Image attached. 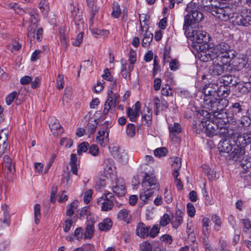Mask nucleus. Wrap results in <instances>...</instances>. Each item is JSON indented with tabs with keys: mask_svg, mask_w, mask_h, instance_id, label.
Masks as SVG:
<instances>
[{
	"mask_svg": "<svg viewBox=\"0 0 251 251\" xmlns=\"http://www.w3.org/2000/svg\"><path fill=\"white\" fill-rule=\"evenodd\" d=\"M242 105L240 102H235L232 103L229 107L228 113L231 114L233 117H239V114L242 111Z\"/></svg>",
	"mask_w": 251,
	"mask_h": 251,
	"instance_id": "nucleus-26",
	"label": "nucleus"
},
{
	"mask_svg": "<svg viewBox=\"0 0 251 251\" xmlns=\"http://www.w3.org/2000/svg\"><path fill=\"white\" fill-rule=\"evenodd\" d=\"M183 213L179 209H177L174 215L171 219V223L173 227L175 228H178L182 223Z\"/></svg>",
	"mask_w": 251,
	"mask_h": 251,
	"instance_id": "nucleus-21",
	"label": "nucleus"
},
{
	"mask_svg": "<svg viewBox=\"0 0 251 251\" xmlns=\"http://www.w3.org/2000/svg\"><path fill=\"white\" fill-rule=\"evenodd\" d=\"M112 226V223L110 219L106 218L99 224V227L100 230L107 231L109 230Z\"/></svg>",
	"mask_w": 251,
	"mask_h": 251,
	"instance_id": "nucleus-37",
	"label": "nucleus"
},
{
	"mask_svg": "<svg viewBox=\"0 0 251 251\" xmlns=\"http://www.w3.org/2000/svg\"><path fill=\"white\" fill-rule=\"evenodd\" d=\"M70 165L71 167V171L75 175H77V158L75 154L72 153L71 155Z\"/></svg>",
	"mask_w": 251,
	"mask_h": 251,
	"instance_id": "nucleus-34",
	"label": "nucleus"
},
{
	"mask_svg": "<svg viewBox=\"0 0 251 251\" xmlns=\"http://www.w3.org/2000/svg\"><path fill=\"white\" fill-rule=\"evenodd\" d=\"M204 9L220 20L227 21L230 20L235 25H251V11L247 8L242 9L240 14L236 12L235 7L221 6V4L220 6L213 4L207 5Z\"/></svg>",
	"mask_w": 251,
	"mask_h": 251,
	"instance_id": "nucleus-1",
	"label": "nucleus"
},
{
	"mask_svg": "<svg viewBox=\"0 0 251 251\" xmlns=\"http://www.w3.org/2000/svg\"><path fill=\"white\" fill-rule=\"evenodd\" d=\"M119 94L115 91L108 90L107 98L105 102L103 114L106 115L110 110L115 107L119 103Z\"/></svg>",
	"mask_w": 251,
	"mask_h": 251,
	"instance_id": "nucleus-9",
	"label": "nucleus"
},
{
	"mask_svg": "<svg viewBox=\"0 0 251 251\" xmlns=\"http://www.w3.org/2000/svg\"><path fill=\"white\" fill-rule=\"evenodd\" d=\"M97 122L96 120L90 121L87 125V131L89 134L94 132L97 127Z\"/></svg>",
	"mask_w": 251,
	"mask_h": 251,
	"instance_id": "nucleus-45",
	"label": "nucleus"
},
{
	"mask_svg": "<svg viewBox=\"0 0 251 251\" xmlns=\"http://www.w3.org/2000/svg\"><path fill=\"white\" fill-rule=\"evenodd\" d=\"M169 128L170 131V137L172 139L176 137V135L181 131V127L177 123H175L173 125H170Z\"/></svg>",
	"mask_w": 251,
	"mask_h": 251,
	"instance_id": "nucleus-30",
	"label": "nucleus"
},
{
	"mask_svg": "<svg viewBox=\"0 0 251 251\" xmlns=\"http://www.w3.org/2000/svg\"><path fill=\"white\" fill-rule=\"evenodd\" d=\"M113 192L118 197H123L126 194V187L123 182H120L119 180L115 186L112 188Z\"/></svg>",
	"mask_w": 251,
	"mask_h": 251,
	"instance_id": "nucleus-28",
	"label": "nucleus"
},
{
	"mask_svg": "<svg viewBox=\"0 0 251 251\" xmlns=\"http://www.w3.org/2000/svg\"><path fill=\"white\" fill-rule=\"evenodd\" d=\"M214 52L218 60L223 64H229L232 59L229 55L232 52L230 46L225 42H222L215 46H213Z\"/></svg>",
	"mask_w": 251,
	"mask_h": 251,
	"instance_id": "nucleus-7",
	"label": "nucleus"
},
{
	"mask_svg": "<svg viewBox=\"0 0 251 251\" xmlns=\"http://www.w3.org/2000/svg\"><path fill=\"white\" fill-rule=\"evenodd\" d=\"M103 173L105 176L107 178L115 175L116 167L114 162L112 159L107 158L104 160Z\"/></svg>",
	"mask_w": 251,
	"mask_h": 251,
	"instance_id": "nucleus-16",
	"label": "nucleus"
},
{
	"mask_svg": "<svg viewBox=\"0 0 251 251\" xmlns=\"http://www.w3.org/2000/svg\"><path fill=\"white\" fill-rule=\"evenodd\" d=\"M242 223L243 225V231L244 232H247L248 230L251 228V222L247 219H242Z\"/></svg>",
	"mask_w": 251,
	"mask_h": 251,
	"instance_id": "nucleus-64",
	"label": "nucleus"
},
{
	"mask_svg": "<svg viewBox=\"0 0 251 251\" xmlns=\"http://www.w3.org/2000/svg\"><path fill=\"white\" fill-rule=\"evenodd\" d=\"M73 142L71 139H68L66 137L62 138L60 141L61 146H65L66 148H70L72 146Z\"/></svg>",
	"mask_w": 251,
	"mask_h": 251,
	"instance_id": "nucleus-52",
	"label": "nucleus"
},
{
	"mask_svg": "<svg viewBox=\"0 0 251 251\" xmlns=\"http://www.w3.org/2000/svg\"><path fill=\"white\" fill-rule=\"evenodd\" d=\"M127 117L131 122H135L137 117L139 116L138 112L133 110L132 108L128 107L127 110Z\"/></svg>",
	"mask_w": 251,
	"mask_h": 251,
	"instance_id": "nucleus-43",
	"label": "nucleus"
},
{
	"mask_svg": "<svg viewBox=\"0 0 251 251\" xmlns=\"http://www.w3.org/2000/svg\"><path fill=\"white\" fill-rule=\"evenodd\" d=\"M79 31L80 32L78 34L75 38L74 41L72 42V45L74 46H79L82 42L83 33L81 30Z\"/></svg>",
	"mask_w": 251,
	"mask_h": 251,
	"instance_id": "nucleus-46",
	"label": "nucleus"
},
{
	"mask_svg": "<svg viewBox=\"0 0 251 251\" xmlns=\"http://www.w3.org/2000/svg\"><path fill=\"white\" fill-rule=\"evenodd\" d=\"M113 126V121L110 120L109 121H106L104 123L101 125L102 129L100 130V131H103L104 133L107 134L109 135V129Z\"/></svg>",
	"mask_w": 251,
	"mask_h": 251,
	"instance_id": "nucleus-42",
	"label": "nucleus"
},
{
	"mask_svg": "<svg viewBox=\"0 0 251 251\" xmlns=\"http://www.w3.org/2000/svg\"><path fill=\"white\" fill-rule=\"evenodd\" d=\"M77 201H74L68 206V208L66 211L67 215L71 216L73 215L75 210L77 208Z\"/></svg>",
	"mask_w": 251,
	"mask_h": 251,
	"instance_id": "nucleus-44",
	"label": "nucleus"
},
{
	"mask_svg": "<svg viewBox=\"0 0 251 251\" xmlns=\"http://www.w3.org/2000/svg\"><path fill=\"white\" fill-rule=\"evenodd\" d=\"M108 135L103 131H99L96 137V142L102 147H105L109 142Z\"/></svg>",
	"mask_w": 251,
	"mask_h": 251,
	"instance_id": "nucleus-27",
	"label": "nucleus"
},
{
	"mask_svg": "<svg viewBox=\"0 0 251 251\" xmlns=\"http://www.w3.org/2000/svg\"><path fill=\"white\" fill-rule=\"evenodd\" d=\"M134 66L128 65L127 63L123 64L121 69V75L122 76L127 79L130 78V72L133 70Z\"/></svg>",
	"mask_w": 251,
	"mask_h": 251,
	"instance_id": "nucleus-31",
	"label": "nucleus"
},
{
	"mask_svg": "<svg viewBox=\"0 0 251 251\" xmlns=\"http://www.w3.org/2000/svg\"><path fill=\"white\" fill-rule=\"evenodd\" d=\"M167 150L166 148H159L155 149L154 151V154L155 156L161 157L166 155Z\"/></svg>",
	"mask_w": 251,
	"mask_h": 251,
	"instance_id": "nucleus-51",
	"label": "nucleus"
},
{
	"mask_svg": "<svg viewBox=\"0 0 251 251\" xmlns=\"http://www.w3.org/2000/svg\"><path fill=\"white\" fill-rule=\"evenodd\" d=\"M21 47V45L18 42H15L14 44L9 45L8 48L11 52L14 53L15 51L19 50Z\"/></svg>",
	"mask_w": 251,
	"mask_h": 251,
	"instance_id": "nucleus-62",
	"label": "nucleus"
},
{
	"mask_svg": "<svg viewBox=\"0 0 251 251\" xmlns=\"http://www.w3.org/2000/svg\"><path fill=\"white\" fill-rule=\"evenodd\" d=\"M50 127L54 136L60 135L63 132V127L56 119H53L50 121Z\"/></svg>",
	"mask_w": 251,
	"mask_h": 251,
	"instance_id": "nucleus-24",
	"label": "nucleus"
},
{
	"mask_svg": "<svg viewBox=\"0 0 251 251\" xmlns=\"http://www.w3.org/2000/svg\"><path fill=\"white\" fill-rule=\"evenodd\" d=\"M73 225V221L71 218L66 219L63 225V229L65 232H69Z\"/></svg>",
	"mask_w": 251,
	"mask_h": 251,
	"instance_id": "nucleus-60",
	"label": "nucleus"
},
{
	"mask_svg": "<svg viewBox=\"0 0 251 251\" xmlns=\"http://www.w3.org/2000/svg\"><path fill=\"white\" fill-rule=\"evenodd\" d=\"M89 144L87 142H84L80 144L78 147L77 153L80 155L82 152H85L88 150Z\"/></svg>",
	"mask_w": 251,
	"mask_h": 251,
	"instance_id": "nucleus-47",
	"label": "nucleus"
},
{
	"mask_svg": "<svg viewBox=\"0 0 251 251\" xmlns=\"http://www.w3.org/2000/svg\"><path fill=\"white\" fill-rule=\"evenodd\" d=\"M150 227L147 226L143 223H139L136 228V234L139 237L145 238L149 236Z\"/></svg>",
	"mask_w": 251,
	"mask_h": 251,
	"instance_id": "nucleus-22",
	"label": "nucleus"
},
{
	"mask_svg": "<svg viewBox=\"0 0 251 251\" xmlns=\"http://www.w3.org/2000/svg\"><path fill=\"white\" fill-rule=\"evenodd\" d=\"M235 52L232 53V68L235 71H240L243 68H248L251 63V56L240 55L238 57H235Z\"/></svg>",
	"mask_w": 251,
	"mask_h": 251,
	"instance_id": "nucleus-8",
	"label": "nucleus"
},
{
	"mask_svg": "<svg viewBox=\"0 0 251 251\" xmlns=\"http://www.w3.org/2000/svg\"><path fill=\"white\" fill-rule=\"evenodd\" d=\"M0 214L3 216V219L0 218V221L9 226L10 224V214L8 210V206L6 204H3L1 206V211H0Z\"/></svg>",
	"mask_w": 251,
	"mask_h": 251,
	"instance_id": "nucleus-25",
	"label": "nucleus"
},
{
	"mask_svg": "<svg viewBox=\"0 0 251 251\" xmlns=\"http://www.w3.org/2000/svg\"><path fill=\"white\" fill-rule=\"evenodd\" d=\"M218 149L220 152L229 153L232 149V145L229 139H223L218 144Z\"/></svg>",
	"mask_w": 251,
	"mask_h": 251,
	"instance_id": "nucleus-23",
	"label": "nucleus"
},
{
	"mask_svg": "<svg viewBox=\"0 0 251 251\" xmlns=\"http://www.w3.org/2000/svg\"><path fill=\"white\" fill-rule=\"evenodd\" d=\"M170 222H171V218L167 214H164L161 217L160 220V226H166Z\"/></svg>",
	"mask_w": 251,
	"mask_h": 251,
	"instance_id": "nucleus-55",
	"label": "nucleus"
},
{
	"mask_svg": "<svg viewBox=\"0 0 251 251\" xmlns=\"http://www.w3.org/2000/svg\"><path fill=\"white\" fill-rule=\"evenodd\" d=\"M212 65L209 68V73L212 75L218 76L222 75L225 72V66L228 64H223L217 58H215Z\"/></svg>",
	"mask_w": 251,
	"mask_h": 251,
	"instance_id": "nucleus-14",
	"label": "nucleus"
},
{
	"mask_svg": "<svg viewBox=\"0 0 251 251\" xmlns=\"http://www.w3.org/2000/svg\"><path fill=\"white\" fill-rule=\"evenodd\" d=\"M210 223L209 219L206 217L203 218L201 220L203 232L205 236L209 233L210 229Z\"/></svg>",
	"mask_w": 251,
	"mask_h": 251,
	"instance_id": "nucleus-39",
	"label": "nucleus"
},
{
	"mask_svg": "<svg viewBox=\"0 0 251 251\" xmlns=\"http://www.w3.org/2000/svg\"><path fill=\"white\" fill-rule=\"evenodd\" d=\"M218 90L217 83H209L203 87L204 109L215 111L217 110L225 109L228 105V100L227 99L218 98Z\"/></svg>",
	"mask_w": 251,
	"mask_h": 251,
	"instance_id": "nucleus-2",
	"label": "nucleus"
},
{
	"mask_svg": "<svg viewBox=\"0 0 251 251\" xmlns=\"http://www.w3.org/2000/svg\"><path fill=\"white\" fill-rule=\"evenodd\" d=\"M140 251H152V246L148 241H144L140 244Z\"/></svg>",
	"mask_w": 251,
	"mask_h": 251,
	"instance_id": "nucleus-48",
	"label": "nucleus"
},
{
	"mask_svg": "<svg viewBox=\"0 0 251 251\" xmlns=\"http://www.w3.org/2000/svg\"><path fill=\"white\" fill-rule=\"evenodd\" d=\"M89 153L94 156H97L99 153V149L96 145H92L89 149Z\"/></svg>",
	"mask_w": 251,
	"mask_h": 251,
	"instance_id": "nucleus-61",
	"label": "nucleus"
},
{
	"mask_svg": "<svg viewBox=\"0 0 251 251\" xmlns=\"http://www.w3.org/2000/svg\"><path fill=\"white\" fill-rule=\"evenodd\" d=\"M164 198L165 201L167 203H170L172 201V196L171 191H169L168 189H165L164 193Z\"/></svg>",
	"mask_w": 251,
	"mask_h": 251,
	"instance_id": "nucleus-63",
	"label": "nucleus"
},
{
	"mask_svg": "<svg viewBox=\"0 0 251 251\" xmlns=\"http://www.w3.org/2000/svg\"><path fill=\"white\" fill-rule=\"evenodd\" d=\"M117 217L119 220L124 221L127 224L130 223L132 221V212L127 209L120 210L117 213Z\"/></svg>",
	"mask_w": 251,
	"mask_h": 251,
	"instance_id": "nucleus-20",
	"label": "nucleus"
},
{
	"mask_svg": "<svg viewBox=\"0 0 251 251\" xmlns=\"http://www.w3.org/2000/svg\"><path fill=\"white\" fill-rule=\"evenodd\" d=\"M143 191L139 195L141 204L145 205L148 203V200L154 192V190L158 189V184L155 176L152 174L146 173L142 183Z\"/></svg>",
	"mask_w": 251,
	"mask_h": 251,
	"instance_id": "nucleus-4",
	"label": "nucleus"
},
{
	"mask_svg": "<svg viewBox=\"0 0 251 251\" xmlns=\"http://www.w3.org/2000/svg\"><path fill=\"white\" fill-rule=\"evenodd\" d=\"M205 112V110H202L201 113V118H200L201 120L200 122L197 123L193 126V129L195 131L198 133H200L201 132L204 131L207 126L208 120L209 119L206 118V116L205 114H203L202 112Z\"/></svg>",
	"mask_w": 251,
	"mask_h": 251,
	"instance_id": "nucleus-19",
	"label": "nucleus"
},
{
	"mask_svg": "<svg viewBox=\"0 0 251 251\" xmlns=\"http://www.w3.org/2000/svg\"><path fill=\"white\" fill-rule=\"evenodd\" d=\"M41 206L39 204H36L34 206V221L36 224H39L41 214L40 213Z\"/></svg>",
	"mask_w": 251,
	"mask_h": 251,
	"instance_id": "nucleus-41",
	"label": "nucleus"
},
{
	"mask_svg": "<svg viewBox=\"0 0 251 251\" xmlns=\"http://www.w3.org/2000/svg\"><path fill=\"white\" fill-rule=\"evenodd\" d=\"M173 161L172 163V168L173 170V175L174 177L178 176L179 175V170L181 166V161L180 158L176 157L172 158Z\"/></svg>",
	"mask_w": 251,
	"mask_h": 251,
	"instance_id": "nucleus-29",
	"label": "nucleus"
},
{
	"mask_svg": "<svg viewBox=\"0 0 251 251\" xmlns=\"http://www.w3.org/2000/svg\"><path fill=\"white\" fill-rule=\"evenodd\" d=\"M139 32L140 37H142V46L146 48L149 47L153 39V34L148 29L146 25L140 26Z\"/></svg>",
	"mask_w": 251,
	"mask_h": 251,
	"instance_id": "nucleus-13",
	"label": "nucleus"
},
{
	"mask_svg": "<svg viewBox=\"0 0 251 251\" xmlns=\"http://www.w3.org/2000/svg\"><path fill=\"white\" fill-rule=\"evenodd\" d=\"M114 196L111 193H105L97 200L98 205L100 207L103 211H108L113 206Z\"/></svg>",
	"mask_w": 251,
	"mask_h": 251,
	"instance_id": "nucleus-12",
	"label": "nucleus"
},
{
	"mask_svg": "<svg viewBox=\"0 0 251 251\" xmlns=\"http://www.w3.org/2000/svg\"><path fill=\"white\" fill-rule=\"evenodd\" d=\"M71 13L76 28L78 31L82 30L83 29L84 23L82 17L81 11L78 8L74 6L73 9L71 10Z\"/></svg>",
	"mask_w": 251,
	"mask_h": 251,
	"instance_id": "nucleus-15",
	"label": "nucleus"
},
{
	"mask_svg": "<svg viewBox=\"0 0 251 251\" xmlns=\"http://www.w3.org/2000/svg\"><path fill=\"white\" fill-rule=\"evenodd\" d=\"M6 8L13 9L16 13L18 14L20 13H21L22 11L26 13H28L31 17V24L29 27L27 33L28 39L30 40V43H31V42L35 39H36L38 42L41 41L43 39V28H38L36 34L35 33V29L37 28L36 23L38 21V16L36 14L35 10L28 8L25 9H23L22 8L20 9L18 7V5L16 3H9Z\"/></svg>",
	"mask_w": 251,
	"mask_h": 251,
	"instance_id": "nucleus-3",
	"label": "nucleus"
},
{
	"mask_svg": "<svg viewBox=\"0 0 251 251\" xmlns=\"http://www.w3.org/2000/svg\"><path fill=\"white\" fill-rule=\"evenodd\" d=\"M117 158L119 161L123 163H126L128 160L127 154L125 151L119 152L118 154Z\"/></svg>",
	"mask_w": 251,
	"mask_h": 251,
	"instance_id": "nucleus-57",
	"label": "nucleus"
},
{
	"mask_svg": "<svg viewBox=\"0 0 251 251\" xmlns=\"http://www.w3.org/2000/svg\"><path fill=\"white\" fill-rule=\"evenodd\" d=\"M87 5L89 7H92V18H93L95 14L99 10V8L95 5V0H86Z\"/></svg>",
	"mask_w": 251,
	"mask_h": 251,
	"instance_id": "nucleus-49",
	"label": "nucleus"
},
{
	"mask_svg": "<svg viewBox=\"0 0 251 251\" xmlns=\"http://www.w3.org/2000/svg\"><path fill=\"white\" fill-rule=\"evenodd\" d=\"M224 109L217 110L215 111L205 110V112H202L203 114H205L207 119H211L221 131L224 130V133L227 131L225 128L226 127L228 122L226 114L224 112Z\"/></svg>",
	"mask_w": 251,
	"mask_h": 251,
	"instance_id": "nucleus-6",
	"label": "nucleus"
},
{
	"mask_svg": "<svg viewBox=\"0 0 251 251\" xmlns=\"http://www.w3.org/2000/svg\"><path fill=\"white\" fill-rule=\"evenodd\" d=\"M187 211L189 216L193 217L196 213L195 208L193 204L191 203H188L187 204Z\"/></svg>",
	"mask_w": 251,
	"mask_h": 251,
	"instance_id": "nucleus-58",
	"label": "nucleus"
},
{
	"mask_svg": "<svg viewBox=\"0 0 251 251\" xmlns=\"http://www.w3.org/2000/svg\"><path fill=\"white\" fill-rule=\"evenodd\" d=\"M147 113L142 116V121L144 125L149 126L152 123V111L149 108H147Z\"/></svg>",
	"mask_w": 251,
	"mask_h": 251,
	"instance_id": "nucleus-35",
	"label": "nucleus"
},
{
	"mask_svg": "<svg viewBox=\"0 0 251 251\" xmlns=\"http://www.w3.org/2000/svg\"><path fill=\"white\" fill-rule=\"evenodd\" d=\"M190 29L187 30L186 32L185 30V33L187 37L193 42L201 44L203 42H206V32L200 30L199 28Z\"/></svg>",
	"mask_w": 251,
	"mask_h": 251,
	"instance_id": "nucleus-11",
	"label": "nucleus"
},
{
	"mask_svg": "<svg viewBox=\"0 0 251 251\" xmlns=\"http://www.w3.org/2000/svg\"><path fill=\"white\" fill-rule=\"evenodd\" d=\"M211 220L214 224V229L216 231H219L222 224L221 218L216 214H213L211 215Z\"/></svg>",
	"mask_w": 251,
	"mask_h": 251,
	"instance_id": "nucleus-36",
	"label": "nucleus"
},
{
	"mask_svg": "<svg viewBox=\"0 0 251 251\" xmlns=\"http://www.w3.org/2000/svg\"><path fill=\"white\" fill-rule=\"evenodd\" d=\"M94 224L89 223L87 225L85 233L84 234V238L86 239H90L93 236L94 233Z\"/></svg>",
	"mask_w": 251,
	"mask_h": 251,
	"instance_id": "nucleus-40",
	"label": "nucleus"
},
{
	"mask_svg": "<svg viewBox=\"0 0 251 251\" xmlns=\"http://www.w3.org/2000/svg\"><path fill=\"white\" fill-rule=\"evenodd\" d=\"M60 40L61 45L64 49H66L69 45L68 37L64 33H62L61 32H60Z\"/></svg>",
	"mask_w": 251,
	"mask_h": 251,
	"instance_id": "nucleus-54",
	"label": "nucleus"
},
{
	"mask_svg": "<svg viewBox=\"0 0 251 251\" xmlns=\"http://www.w3.org/2000/svg\"><path fill=\"white\" fill-rule=\"evenodd\" d=\"M205 133L206 135L209 137H213L214 135L221 134L223 131L217 127L216 125L213 123L211 119H208L207 126L205 129Z\"/></svg>",
	"mask_w": 251,
	"mask_h": 251,
	"instance_id": "nucleus-18",
	"label": "nucleus"
},
{
	"mask_svg": "<svg viewBox=\"0 0 251 251\" xmlns=\"http://www.w3.org/2000/svg\"><path fill=\"white\" fill-rule=\"evenodd\" d=\"M121 13V11L120 5L117 4L114 5L112 12V15L113 17L117 18L120 16Z\"/></svg>",
	"mask_w": 251,
	"mask_h": 251,
	"instance_id": "nucleus-59",
	"label": "nucleus"
},
{
	"mask_svg": "<svg viewBox=\"0 0 251 251\" xmlns=\"http://www.w3.org/2000/svg\"><path fill=\"white\" fill-rule=\"evenodd\" d=\"M160 230V226L158 225H154L150 229L149 231V236L151 238L155 237L159 233Z\"/></svg>",
	"mask_w": 251,
	"mask_h": 251,
	"instance_id": "nucleus-50",
	"label": "nucleus"
},
{
	"mask_svg": "<svg viewBox=\"0 0 251 251\" xmlns=\"http://www.w3.org/2000/svg\"><path fill=\"white\" fill-rule=\"evenodd\" d=\"M135 126L132 124H128L126 126V133L128 136L133 137L135 134Z\"/></svg>",
	"mask_w": 251,
	"mask_h": 251,
	"instance_id": "nucleus-53",
	"label": "nucleus"
},
{
	"mask_svg": "<svg viewBox=\"0 0 251 251\" xmlns=\"http://www.w3.org/2000/svg\"><path fill=\"white\" fill-rule=\"evenodd\" d=\"M39 8L43 14L47 15L50 10L49 3L46 0H41Z\"/></svg>",
	"mask_w": 251,
	"mask_h": 251,
	"instance_id": "nucleus-38",
	"label": "nucleus"
},
{
	"mask_svg": "<svg viewBox=\"0 0 251 251\" xmlns=\"http://www.w3.org/2000/svg\"><path fill=\"white\" fill-rule=\"evenodd\" d=\"M8 133L6 129H2L0 131V157L5 152L9 146Z\"/></svg>",
	"mask_w": 251,
	"mask_h": 251,
	"instance_id": "nucleus-17",
	"label": "nucleus"
},
{
	"mask_svg": "<svg viewBox=\"0 0 251 251\" xmlns=\"http://www.w3.org/2000/svg\"><path fill=\"white\" fill-rule=\"evenodd\" d=\"M243 153V151L241 147L236 146L234 148V150L229 155V158L233 160L237 161L241 158Z\"/></svg>",
	"mask_w": 251,
	"mask_h": 251,
	"instance_id": "nucleus-32",
	"label": "nucleus"
},
{
	"mask_svg": "<svg viewBox=\"0 0 251 251\" xmlns=\"http://www.w3.org/2000/svg\"><path fill=\"white\" fill-rule=\"evenodd\" d=\"M18 93L16 91H14L9 94L5 98L6 103L8 105H10L14 101L15 99L17 97Z\"/></svg>",
	"mask_w": 251,
	"mask_h": 251,
	"instance_id": "nucleus-56",
	"label": "nucleus"
},
{
	"mask_svg": "<svg viewBox=\"0 0 251 251\" xmlns=\"http://www.w3.org/2000/svg\"><path fill=\"white\" fill-rule=\"evenodd\" d=\"M199 47L196 55L201 61L207 62L216 58V56L215 55L212 47L209 45H201Z\"/></svg>",
	"mask_w": 251,
	"mask_h": 251,
	"instance_id": "nucleus-10",
	"label": "nucleus"
},
{
	"mask_svg": "<svg viewBox=\"0 0 251 251\" xmlns=\"http://www.w3.org/2000/svg\"><path fill=\"white\" fill-rule=\"evenodd\" d=\"M229 89L228 86L225 84L218 85V98H226L229 94Z\"/></svg>",
	"mask_w": 251,
	"mask_h": 251,
	"instance_id": "nucleus-33",
	"label": "nucleus"
},
{
	"mask_svg": "<svg viewBox=\"0 0 251 251\" xmlns=\"http://www.w3.org/2000/svg\"><path fill=\"white\" fill-rule=\"evenodd\" d=\"M185 11L187 14L184 16V23L183 29L189 30V26L195 23L201 21L203 18V14L200 11L199 5L192 1L187 4Z\"/></svg>",
	"mask_w": 251,
	"mask_h": 251,
	"instance_id": "nucleus-5",
	"label": "nucleus"
}]
</instances>
